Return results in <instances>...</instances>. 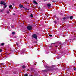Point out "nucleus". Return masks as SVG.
Returning a JSON list of instances; mask_svg holds the SVG:
<instances>
[{"label": "nucleus", "instance_id": "nucleus-29", "mask_svg": "<svg viewBox=\"0 0 76 76\" xmlns=\"http://www.w3.org/2000/svg\"><path fill=\"white\" fill-rule=\"evenodd\" d=\"M52 44H55V43H51V45H52Z\"/></svg>", "mask_w": 76, "mask_h": 76}, {"label": "nucleus", "instance_id": "nucleus-26", "mask_svg": "<svg viewBox=\"0 0 76 76\" xmlns=\"http://www.w3.org/2000/svg\"><path fill=\"white\" fill-rule=\"evenodd\" d=\"M49 37H52V35L50 34L49 35Z\"/></svg>", "mask_w": 76, "mask_h": 76}, {"label": "nucleus", "instance_id": "nucleus-36", "mask_svg": "<svg viewBox=\"0 0 76 76\" xmlns=\"http://www.w3.org/2000/svg\"><path fill=\"white\" fill-rule=\"evenodd\" d=\"M23 8L24 9H25V7H24L23 6Z\"/></svg>", "mask_w": 76, "mask_h": 76}, {"label": "nucleus", "instance_id": "nucleus-21", "mask_svg": "<svg viewBox=\"0 0 76 76\" xmlns=\"http://www.w3.org/2000/svg\"><path fill=\"white\" fill-rule=\"evenodd\" d=\"M15 34V32H13L12 33V34Z\"/></svg>", "mask_w": 76, "mask_h": 76}, {"label": "nucleus", "instance_id": "nucleus-11", "mask_svg": "<svg viewBox=\"0 0 76 76\" xmlns=\"http://www.w3.org/2000/svg\"><path fill=\"white\" fill-rule=\"evenodd\" d=\"M70 19L71 20L73 19V16H70Z\"/></svg>", "mask_w": 76, "mask_h": 76}, {"label": "nucleus", "instance_id": "nucleus-10", "mask_svg": "<svg viewBox=\"0 0 76 76\" xmlns=\"http://www.w3.org/2000/svg\"><path fill=\"white\" fill-rule=\"evenodd\" d=\"M22 67L23 69H25V68H26V66H25V65H23Z\"/></svg>", "mask_w": 76, "mask_h": 76}, {"label": "nucleus", "instance_id": "nucleus-30", "mask_svg": "<svg viewBox=\"0 0 76 76\" xmlns=\"http://www.w3.org/2000/svg\"><path fill=\"white\" fill-rule=\"evenodd\" d=\"M31 70H34V69H33V68H31Z\"/></svg>", "mask_w": 76, "mask_h": 76}, {"label": "nucleus", "instance_id": "nucleus-20", "mask_svg": "<svg viewBox=\"0 0 76 76\" xmlns=\"http://www.w3.org/2000/svg\"><path fill=\"white\" fill-rule=\"evenodd\" d=\"M60 45H61V42H60L59 43Z\"/></svg>", "mask_w": 76, "mask_h": 76}, {"label": "nucleus", "instance_id": "nucleus-8", "mask_svg": "<svg viewBox=\"0 0 76 76\" xmlns=\"http://www.w3.org/2000/svg\"><path fill=\"white\" fill-rule=\"evenodd\" d=\"M48 70L47 69V70H42V72H47L48 71Z\"/></svg>", "mask_w": 76, "mask_h": 76}, {"label": "nucleus", "instance_id": "nucleus-33", "mask_svg": "<svg viewBox=\"0 0 76 76\" xmlns=\"http://www.w3.org/2000/svg\"><path fill=\"white\" fill-rule=\"evenodd\" d=\"M57 19L58 20H59V19H58V18H57Z\"/></svg>", "mask_w": 76, "mask_h": 76}, {"label": "nucleus", "instance_id": "nucleus-25", "mask_svg": "<svg viewBox=\"0 0 76 76\" xmlns=\"http://www.w3.org/2000/svg\"><path fill=\"white\" fill-rule=\"evenodd\" d=\"M13 27H14V26L13 25L11 26V28H13Z\"/></svg>", "mask_w": 76, "mask_h": 76}, {"label": "nucleus", "instance_id": "nucleus-15", "mask_svg": "<svg viewBox=\"0 0 76 76\" xmlns=\"http://www.w3.org/2000/svg\"><path fill=\"white\" fill-rule=\"evenodd\" d=\"M7 7V5H4V9H6Z\"/></svg>", "mask_w": 76, "mask_h": 76}, {"label": "nucleus", "instance_id": "nucleus-42", "mask_svg": "<svg viewBox=\"0 0 76 76\" xmlns=\"http://www.w3.org/2000/svg\"><path fill=\"white\" fill-rule=\"evenodd\" d=\"M55 17H56V16L55 15Z\"/></svg>", "mask_w": 76, "mask_h": 76}, {"label": "nucleus", "instance_id": "nucleus-18", "mask_svg": "<svg viewBox=\"0 0 76 76\" xmlns=\"http://www.w3.org/2000/svg\"><path fill=\"white\" fill-rule=\"evenodd\" d=\"M54 23H57V21L55 20L54 21Z\"/></svg>", "mask_w": 76, "mask_h": 76}, {"label": "nucleus", "instance_id": "nucleus-27", "mask_svg": "<svg viewBox=\"0 0 76 76\" xmlns=\"http://www.w3.org/2000/svg\"><path fill=\"white\" fill-rule=\"evenodd\" d=\"M74 70H76V68L75 67H74Z\"/></svg>", "mask_w": 76, "mask_h": 76}, {"label": "nucleus", "instance_id": "nucleus-22", "mask_svg": "<svg viewBox=\"0 0 76 76\" xmlns=\"http://www.w3.org/2000/svg\"><path fill=\"white\" fill-rule=\"evenodd\" d=\"M2 51H3V50L2 49H0V52H2Z\"/></svg>", "mask_w": 76, "mask_h": 76}, {"label": "nucleus", "instance_id": "nucleus-13", "mask_svg": "<svg viewBox=\"0 0 76 76\" xmlns=\"http://www.w3.org/2000/svg\"><path fill=\"white\" fill-rule=\"evenodd\" d=\"M56 67V66L54 65H53L51 66V67H52L53 68V67Z\"/></svg>", "mask_w": 76, "mask_h": 76}, {"label": "nucleus", "instance_id": "nucleus-12", "mask_svg": "<svg viewBox=\"0 0 76 76\" xmlns=\"http://www.w3.org/2000/svg\"><path fill=\"white\" fill-rule=\"evenodd\" d=\"M1 46H4V43H1Z\"/></svg>", "mask_w": 76, "mask_h": 76}, {"label": "nucleus", "instance_id": "nucleus-34", "mask_svg": "<svg viewBox=\"0 0 76 76\" xmlns=\"http://www.w3.org/2000/svg\"><path fill=\"white\" fill-rule=\"evenodd\" d=\"M13 15H15V14L13 13Z\"/></svg>", "mask_w": 76, "mask_h": 76}, {"label": "nucleus", "instance_id": "nucleus-37", "mask_svg": "<svg viewBox=\"0 0 76 76\" xmlns=\"http://www.w3.org/2000/svg\"><path fill=\"white\" fill-rule=\"evenodd\" d=\"M1 64H2V65H3V64H4L3 63H1Z\"/></svg>", "mask_w": 76, "mask_h": 76}, {"label": "nucleus", "instance_id": "nucleus-19", "mask_svg": "<svg viewBox=\"0 0 76 76\" xmlns=\"http://www.w3.org/2000/svg\"><path fill=\"white\" fill-rule=\"evenodd\" d=\"M25 10H29V9H27V8H25Z\"/></svg>", "mask_w": 76, "mask_h": 76}, {"label": "nucleus", "instance_id": "nucleus-17", "mask_svg": "<svg viewBox=\"0 0 76 76\" xmlns=\"http://www.w3.org/2000/svg\"><path fill=\"white\" fill-rule=\"evenodd\" d=\"M30 17H31V18H32L33 17V15H32V14H31V15Z\"/></svg>", "mask_w": 76, "mask_h": 76}, {"label": "nucleus", "instance_id": "nucleus-23", "mask_svg": "<svg viewBox=\"0 0 76 76\" xmlns=\"http://www.w3.org/2000/svg\"><path fill=\"white\" fill-rule=\"evenodd\" d=\"M28 76V75L26 74H25V75H24V76Z\"/></svg>", "mask_w": 76, "mask_h": 76}, {"label": "nucleus", "instance_id": "nucleus-41", "mask_svg": "<svg viewBox=\"0 0 76 76\" xmlns=\"http://www.w3.org/2000/svg\"><path fill=\"white\" fill-rule=\"evenodd\" d=\"M44 1H46L47 0H44Z\"/></svg>", "mask_w": 76, "mask_h": 76}, {"label": "nucleus", "instance_id": "nucleus-2", "mask_svg": "<svg viewBox=\"0 0 76 76\" xmlns=\"http://www.w3.org/2000/svg\"><path fill=\"white\" fill-rule=\"evenodd\" d=\"M27 28L28 31H31L32 29V26H28L27 27Z\"/></svg>", "mask_w": 76, "mask_h": 76}, {"label": "nucleus", "instance_id": "nucleus-43", "mask_svg": "<svg viewBox=\"0 0 76 76\" xmlns=\"http://www.w3.org/2000/svg\"><path fill=\"white\" fill-rule=\"evenodd\" d=\"M35 65H36V64H35Z\"/></svg>", "mask_w": 76, "mask_h": 76}, {"label": "nucleus", "instance_id": "nucleus-3", "mask_svg": "<svg viewBox=\"0 0 76 76\" xmlns=\"http://www.w3.org/2000/svg\"><path fill=\"white\" fill-rule=\"evenodd\" d=\"M47 6L48 7H51V4H47Z\"/></svg>", "mask_w": 76, "mask_h": 76}, {"label": "nucleus", "instance_id": "nucleus-35", "mask_svg": "<svg viewBox=\"0 0 76 76\" xmlns=\"http://www.w3.org/2000/svg\"><path fill=\"white\" fill-rule=\"evenodd\" d=\"M55 47H57V45H55Z\"/></svg>", "mask_w": 76, "mask_h": 76}, {"label": "nucleus", "instance_id": "nucleus-9", "mask_svg": "<svg viewBox=\"0 0 76 76\" xmlns=\"http://www.w3.org/2000/svg\"><path fill=\"white\" fill-rule=\"evenodd\" d=\"M4 9H3L2 10H1L0 11V12H1V13L3 12H4Z\"/></svg>", "mask_w": 76, "mask_h": 76}, {"label": "nucleus", "instance_id": "nucleus-14", "mask_svg": "<svg viewBox=\"0 0 76 76\" xmlns=\"http://www.w3.org/2000/svg\"><path fill=\"white\" fill-rule=\"evenodd\" d=\"M11 7H12V5H11L10 6H9V8H11Z\"/></svg>", "mask_w": 76, "mask_h": 76}, {"label": "nucleus", "instance_id": "nucleus-1", "mask_svg": "<svg viewBox=\"0 0 76 76\" xmlns=\"http://www.w3.org/2000/svg\"><path fill=\"white\" fill-rule=\"evenodd\" d=\"M32 37L35 38V39L37 40V35L36 34H34L32 35Z\"/></svg>", "mask_w": 76, "mask_h": 76}, {"label": "nucleus", "instance_id": "nucleus-6", "mask_svg": "<svg viewBox=\"0 0 76 76\" xmlns=\"http://www.w3.org/2000/svg\"><path fill=\"white\" fill-rule=\"evenodd\" d=\"M19 7L20 8H22V7H23V5L22 4H20L19 5Z\"/></svg>", "mask_w": 76, "mask_h": 76}, {"label": "nucleus", "instance_id": "nucleus-32", "mask_svg": "<svg viewBox=\"0 0 76 76\" xmlns=\"http://www.w3.org/2000/svg\"><path fill=\"white\" fill-rule=\"evenodd\" d=\"M65 19H66V18H65V17L63 18V19H64V20Z\"/></svg>", "mask_w": 76, "mask_h": 76}, {"label": "nucleus", "instance_id": "nucleus-31", "mask_svg": "<svg viewBox=\"0 0 76 76\" xmlns=\"http://www.w3.org/2000/svg\"><path fill=\"white\" fill-rule=\"evenodd\" d=\"M55 1H52V2H55Z\"/></svg>", "mask_w": 76, "mask_h": 76}, {"label": "nucleus", "instance_id": "nucleus-16", "mask_svg": "<svg viewBox=\"0 0 76 76\" xmlns=\"http://www.w3.org/2000/svg\"><path fill=\"white\" fill-rule=\"evenodd\" d=\"M16 45H17V47H19V45H18V42H16Z\"/></svg>", "mask_w": 76, "mask_h": 76}, {"label": "nucleus", "instance_id": "nucleus-39", "mask_svg": "<svg viewBox=\"0 0 76 76\" xmlns=\"http://www.w3.org/2000/svg\"><path fill=\"white\" fill-rule=\"evenodd\" d=\"M49 47H50V48L51 47V46H49Z\"/></svg>", "mask_w": 76, "mask_h": 76}, {"label": "nucleus", "instance_id": "nucleus-24", "mask_svg": "<svg viewBox=\"0 0 76 76\" xmlns=\"http://www.w3.org/2000/svg\"><path fill=\"white\" fill-rule=\"evenodd\" d=\"M6 4V3H4V4H3V5H4V6Z\"/></svg>", "mask_w": 76, "mask_h": 76}, {"label": "nucleus", "instance_id": "nucleus-38", "mask_svg": "<svg viewBox=\"0 0 76 76\" xmlns=\"http://www.w3.org/2000/svg\"><path fill=\"white\" fill-rule=\"evenodd\" d=\"M30 76H34V75H30Z\"/></svg>", "mask_w": 76, "mask_h": 76}, {"label": "nucleus", "instance_id": "nucleus-5", "mask_svg": "<svg viewBox=\"0 0 76 76\" xmlns=\"http://www.w3.org/2000/svg\"><path fill=\"white\" fill-rule=\"evenodd\" d=\"M45 67L46 69H49V68H50V67H50L48 66H45Z\"/></svg>", "mask_w": 76, "mask_h": 76}, {"label": "nucleus", "instance_id": "nucleus-40", "mask_svg": "<svg viewBox=\"0 0 76 76\" xmlns=\"http://www.w3.org/2000/svg\"><path fill=\"white\" fill-rule=\"evenodd\" d=\"M13 4V5H14V4H15L13 3V4Z\"/></svg>", "mask_w": 76, "mask_h": 76}, {"label": "nucleus", "instance_id": "nucleus-7", "mask_svg": "<svg viewBox=\"0 0 76 76\" xmlns=\"http://www.w3.org/2000/svg\"><path fill=\"white\" fill-rule=\"evenodd\" d=\"M4 3V1H1L0 4H3Z\"/></svg>", "mask_w": 76, "mask_h": 76}, {"label": "nucleus", "instance_id": "nucleus-28", "mask_svg": "<svg viewBox=\"0 0 76 76\" xmlns=\"http://www.w3.org/2000/svg\"><path fill=\"white\" fill-rule=\"evenodd\" d=\"M7 13L8 14V13H9V11H7Z\"/></svg>", "mask_w": 76, "mask_h": 76}, {"label": "nucleus", "instance_id": "nucleus-4", "mask_svg": "<svg viewBox=\"0 0 76 76\" xmlns=\"http://www.w3.org/2000/svg\"><path fill=\"white\" fill-rule=\"evenodd\" d=\"M33 3H34V4H38V2H37V1H33Z\"/></svg>", "mask_w": 76, "mask_h": 76}]
</instances>
